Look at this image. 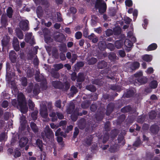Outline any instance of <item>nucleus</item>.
<instances>
[{
	"label": "nucleus",
	"instance_id": "obj_1",
	"mask_svg": "<svg viewBox=\"0 0 160 160\" xmlns=\"http://www.w3.org/2000/svg\"><path fill=\"white\" fill-rule=\"evenodd\" d=\"M12 105L15 107L19 108L21 112L25 113L28 111V108L26 105L24 96L22 93H20L18 96V102L16 99L12 101Z\"/></svg>",
	"mask_w": 160,
	"mask_h": 160
},
{
	"label": "nucleus",
	"instance_id": "obj_2",
	"mask_svg": "<svg viewBox=\"0 0 160 160\" xmlns=\"http://www.w3.org/2000/svg\"><path fill=\"white\" fill-rule=\"evenodd\" d=\"M128 37L129 39H131V41L129 39H126L124 42V45L126 46L125 49L127 51L129 52L131 50V48L132 46L133 43L136 41V38L133 34V32L130 31L128 33Z\"/></svg>",
	"mask_w": 160,
	"mask_h": 160
},
{
	"label": "nucleus",
	"instance_id": "obj_3",
	"mask_svg": "<svg viewBox=\"0 0 160 160\" xmlns=\"http://www.w3.org/2000/svg\"><path fill=\"white\" fill-rule=\"evenodd\" d=\"M95 7L98 8L99 12L101 13L105 12L106 9V5L102 0H97Z\"/></svg>",
	"mask_w": 160,
	"mask_h": 160
},
{
	"label": "nucleus",
	"instance_id": "obj_4",
	"mask_svg": "<svg viewBox=\"0 0 160 160\" xmlns=\"http://www.w3.org/2000/svg\"><path fill=\"white\" fill-rule=\"evenodd\" d=\"M45 135H42V136L44 139L45 137L48 139H52L54 137V134L50 128L48 126H47L44 129Z\"/></svg>",
	"mask_w": 160,
	"mask_h": 160
},
{
	"label": "nucleus",
	"instance_id": "obj_5",
	"mask_svg": "<svg viewBox=\"0 0 160 160\" xmlns=\"http://www.w3.org/2000/svg\"><path fill=\"white\" fill-rule=\"evenodd\" d=\"M142 72H139L135 74V77L137 78V80L140 84H142L146 83L147 81V79L145 77L142 76Z\"/></svg>",
	"mask_w": 160,
	"mask_h": 160
},
{
	"label": "nucleus",
	"instance_id": "obj_6",
	"mask_svg": "<svg viewBox=\"0 0 160 160\" xmlns=\"http://www.w3.org/2000/svg\"><path fill=\"white\" fill-rule=\"evenodd\" d=\"M41 108L40 110V113L41 116L44 118H46L48 116L47 110L46 105L43 104L41 105Z\"/></svg>",
	"mask_w": 160,
	"mask_h": 160
},
{
	"label": "nucleus",
	"instance_id": "obj_7",
	"mask_svg": "<svg viewBox=\"0 0 160 160\" xmlns=\"http://www.w3.org/2000/svg\"><path fill=\"white\" fill-rule=\"evenodd\" d=\"M25 40L26 42H29L31 44L34 43V41L33 38L32 36V33H27L26 35Z\"/></svg>",
	"mask_w": 160,
	"mask_h": 160
},
{
	"label": "nucleus",
	"instance_id": "obj_8",
	"mask_svg": "<svg viewBox=\"0 0 160 160\" xmlns=\"http://www.w3.org/2000/svg\"><path fill=\"white\" fill-rule=\"evenodd\" d=\"M28 21L27 20L22 21L20 22L19 26L20 28L23 30H28Z\"/></svg>",
	"mask_w": 160,
	"mask_h": 160
},
{
	"label": "nucleus",
	"instance_id": "obj_9",
	"mask_svg": "<svg viewBox=\"0 0 160 160\" xmlns=\"http://www.w3.org/2000/svg\"><path fill=\"white\" fill-rule=\"evenodd\" d=\"M13 44L15 50L18 51L19 50V45L18 40L17 38H14L13 41Z\"/></svg>",
	"mask_w": 160,
	"mask_h": 160
},
{
	"label": "nucleus",
	"instance_id": "obj_10",
	"mask_svg": "<svg viewBox=\"0 0 160 160\" xmlns=\"http://www.w3.org/2000/svg\"><path fill=\"white\" fill-rule=\"evenodd\" d=\"M28 142V139L26 137L22 138L19 142V145L21 147L25 146Z\"/></svg>",
	"mask_w": 160,
	"mask_h": 160
},
{
	"label": "nucleus",
	"instance_id": "obj_11",
	"mask_svg": "<svg viewBox=\"0 0 160 160\" xmlns=\"http://www.w3.org/2000/svg\"><path fill=\"white\" fill-rule=\"evenodd\" d=\"M128 64L131 65L130 68L132 70L138 68L140 65L139 63L137 62H135L132 63H129Z\"/></svg>",
	"mask_w": 160,
	"mask_h": 160
},
{
	"label": "nucleus",
	"instance_id": "obj_12",
	"mask_svg": "<svg viewBox=\"0 0 160 160\" xmlns=\"http://www.w3.org/2000/svg\"><path fill=\"white\" fill-rule=\"evenodd\" d=\"M16 54L14 51H11L9 54V58L13 62H15L16 59Z\"/></svg>",
	"mask_w": 160,
	"mask_h": 160
},
{
	"label": "nucleus",
	"instance_id": "obj_13",
	"mask_svg": "<svg viewBox=\"0 0 160 160\" xmlns=\"http://www.w3.org/2000/svg\"><path fill=\"white\" fill-rule=\"evenodd\" d=\"M142 59L147 62H149L152 59V56L148 54L142 56Z\"/></svg>",
	"mask_w": 160,
	"mask_h": 160
},
{
	"label": "nucleus",
	"instance_id": "obj_14",
	"mask_svg": "<svg viewBox=\"0 0 160 160\" xmlns=\"http://www.w3.org/2000/svg\"><path fill=\"white\" fill-rule=\"evenodd\" d=\"M9 39L10 38L9 37L7 36L4 37L2 40L3 45L4 46H6L9 42Z\"/></svg>",
	"mask_w": 160,
	"mask_h": 160
},
{
	"label": "nucleus",
	"instance_id": "obj_15",
	"mask_svg": "<svg viewBox=\"0 0 160 160\" xmlns=\"http://www.w3.org/2000/svg\"><path fill=\"white\" fill-rule=\"evenodd\" d=\"M7 18L5 15H2L1 18V23L2 26L3 27H5L7 25Z\"/></svg>",
	"mask_w": 160,
	"mask_h": 160
},
{
	"label": "nucleus",
	"instance_id": "obj_16",
	"mask_svg": "<svg viewBox=\"0 0 160 160\" xmlns=\"http://www.w3.org/2000/svg\"><path fill=\"white\" fill-rule=\"evenodd\" d=\"M150 130L152 133H156L158 131V127L156 125L152 126L150 128Z\"/></svg>",
	"mask_w": 160,
	"mask_h": 160
},
{
	"label": "nucleus",
	"instance_id": "obj_17",
	"mask_svg": "<svg viewBox=\"0 0 160 160\" xmlns=\"http://www.w3.org/2000/svg\"><path fill=\"white\" fill-rule=\"evenodd\" d=\"M123 44V42L122 40L117 41L115 42V46L118 48H121Z\"/></svg>",
	"mask_w": 160,
	"mask_h": 160
},
{
	"label": "nucleus",
	"instance_id": "obj_18",
	"mask_svg": "<svg viewBox=\"0 0 160 160\" xmlns=\"http://www.w3.org/2000/svg\"><path fill=\"white\" fill-rule=\"evenodd\" d=\"M13 13V10L11 7H9L7 10V14L8 17L11 18L12 17Z\"/></svg>",
	"mask_w": 160,
	"mask_h": 160
},
{
	"label": "nucleus",
	"instance_id": "obj_19",
	"mask_svg": "<svg viewBox=\"0 0 160 160\" xmlns=\"http://www.w3.org/2000/svg\"><path fill=\"white\" fill-rule=\"evenodd\" d=\"M60 128H58L55 132V135L56 136H58L59 135L65 137L66 135L62 132H61Z\"/></svg>",
	"mask_w": 160,
	"mask_h": 160
},
{
	"label": "nucleus",
	"instance_id": "obj_20",
	"mask_svg": "<svg viewBox=\"0 0 160 160\" xmlns=\"http://www.w3.org/2000/svg\"><path fill=\"white\" fill-rule=\"evenodd\" d=\"M158 82L154 80L152 81L149 84V86L152 88H155L157 87Z\"/></svg>",
	"mask_w": 160,
	"mask_h": 160
},
{
	"label": "nucleus",
	"instance_id": "obj_21",
	"mask_svg": "<svg viewBox=\"0 0 160 160\" xmlns=\"http://www.w3.org/2000/svg\"><path fill=\"white\" fill-rule=\"evenodd\" d=\"M157 46L156 44L153 43L150 45L148 48V50L152 51L155 50L157 48Z\"/></svg>",
	"mask_w": 160,
	"mask_h": 160
},
{
	"label": "nucleus",
	"instance_id": "obj_22",
	"mask_svg": "<svg viewBox=\"0 0 160 160\" xmlns=\"http://www.w3.org/2000/svg\"><path fill=\"white\" fill-rule=\"evenodd\" d=\"M32 130L34 132H37L38 131V128L36 125V124L33 122H31L30 124Z\"/></svg>",
	"mask_w": 160,
	"mask_h": 160
},
{
	"label": "nucleus",
	"instance_id": "obj_23",
	"mask_svg": "<svg viewBox=\"0 0 160 160\" xmlns=\"http://www.w3.org/2000/svg\"><path fill=\"white\" fill-rule=\"evenodd\" d=\"M107 65V63L104 61H102L98 63V67L99 68H103L105 67Z\"/></svg>",
	"mask_w": 160,
	"mask_h": 160
},
{
	"label": "nucleus",
	"instance_id": "obj_24",
	"mask_svg": "<svg viewBox=\"0 0 160 160\" xmlns=\"http://www.w3.org/2000/svg\"><path fill=\"white\" fill-rule=\"evenodd\" d=\"M17 36L20 39H22L23 38V35L22 32L19 30H17L16 31Z\"/></svg>",
	"mask_w": 160,
	"mask_h": 160
},
{
	"label": "nucleus",
	"instance_id": "obj_25",
	"mask_svg": "<svg viewBox=\"0 0 160 160\" xmlns=\"http://www.w3.org/2000/svg\"><path fill=\"white\" fill-rule=\"evenodd\" d=\"M84 80L83 75L82 73H79L78 74V77L77 79V81L78 82H81L83 81Z\"/></svg>",
	"mask_w": 160,
	"mask_h": 160
},
{
	"label": "nucleus",
	"instance_id": "obj_26",
	"mask_svg": "<svg viewBox=\"0 0 160 160\" xmlns=\"http://www.w3.org/2000/svg\"><path fill=\"white\" fill-rule=\"evenodd\" d=\"M37 145L41 151H42V143L41 140L40 139H38L36 141Z\"/></svg>",
	"mask_w": 160,
	"mask_h": 160
},
{
	"label": "nucleus",
	"instance_id": "obj_27",
	"mask_svg": "<svg viewBox=\"0 0 160 160\" xmlns=\"http://www.w3.org/2000/svg\"><path fill=\"white\" fill-rule=\"evenodd\" d=\"M86 88L91 92H94L96 90V88L92 85L87 86Z\"/></svg>",
	"mask_w": 160,
	"mask_h": 160
},
{
	"label": "nucleus",
	"instance_id": "obj_28",
	"mask_svg": "<svg viewBox=\"0 0 160 160\" xmlns=\"http://www.w3.org/2000/svg\"><path fill=\"white\" fill-rule=\"evenodd\" d=\"M14 157L15 158L18 157L20 156L21 153L18 149H15L13 153Z\"/></svg>",
	"mask_w": 160,
	"mask_h": 160
},
{
	"label": "nucleus",
	"instance_id": "obj_29",
	"mask_svg": "<svg viewBox=\"0 0 160 160\" xmlns=\"http://www.w3.org/2000/svg\"><path fill=\"white\" fill-rule=\"evenodd\" d=\"M55 70H58L63 67V65L62 64H55L53 66Z\"/></svg>",
	"mask_w": 160,
	"mask_h": 160
},
{
	"label": "nucleus",
	"instance_id": "obj_30",
	"mask_svg": "<svg viewBox=\"0 0 160 160\" xmlns=\"http://www.w3.org/2000/svg\"><path fill=\"white\" fill-rule=\"evenodd\" d=\"M39 87L38 85H36L34 89L33 92L34 94L37 95L38 94L39 92Z\"/></svg>",
	"mask_w": 160,
	"mask_h": 160
},
{
	"label": "nucleus",
	"instance_id": "obj_31",
	"mask_svg": "<svg viewBox=\"0 0 160 160\" xmlns=\"http://www.w3.org/2000/svg\"><path fill=\"white\" fill-rule=\"evenodd\" d=\"M7 136L4 133H2L0 135V141L5 140L7 138Z\"/></svg>",
	"mask_w": 160,
	"mask_h": 160
},
{
	"label": "nucleus",
	"instance_id": "obj_32",
	"mask_svg": "<svg viewBox=\"0 0 160 160\" xmlns=\"http://www.w3.org/2000/svg\"><path fill=\"white\" fill-rule=\"evenodd\" d=\"M22 84L23 86H26L27 84V81L26 78L25 77L22 78L21 80Z\"/></svg>",
	"mask_w": 160,
	"mask_h": 160
},
{
	"label": "nucleus",
	"instance_id": "obj_33",
	"mask_svg": "<svg viewBox=\"0 0 160 160\" xmlns=\"http://www.w3.org/2000/svg\"><path fill=\"white\" fill-rule=\"evenodd\" d=\"M96 62V59L94 58H92L88 60V63L89 64H93L95 63Z\"/></svg>",
	"mask_w": 160,
	"mask_h": 160
},
{
	"label": "nucleus",
	"instance_id": "obj_34",
	"mask_svg": "<svg viewBox=\"0 0 160 160\" xmlns=\"http://www.w3.org/2000/svg\"><path fill=\"white\" fill-rule=\"evenodd\" d=\"M113 30L115 34H119L121 32V29L119 27H117L115 28Z\"/></svg>",
	"mask_w": 160,
	"mask_h": 160
},
{
	"label": "nucleus",
	"instance_id": "obj_35",
	"mask_svg": "<svg viewBox=\"0 0 160 160\" xmlns=\"http://www.w3.org/2000/svg\"><path fill=\"white\" fill-rule=\"evenodd\" d=\"M82 33L80 32H77L75 34V36L77 39H79L81 38Z\"/></svg>",
	"mask_w": 160,
	"mask_h": 160
},
{
	"label": "nucleus",
	"instance_id": "obj_36",
	"mask_svg": "<svg viewBox=\"0 0 160 160\" xmlns=\"http://www.w3.org/2000/svg\"><path fill=\"white\" fill-rule=\"evenodd\" d=\"M61 82L58 81H54L52 82V84L55 88H59Z\"/></svg>",
	"mask_w": 160,
	"mask_h": 160
},
{
	"label": "nucleus",
	"instance_id": "obj_37",
	"mask_svg": "<svg viewBox=\"0 0 160 160\" xmlns=\"http://www.w3.org/2000/svg\"><path fill=\"white\" fill-rule=\"evenodd\" d=\"M49 116L52 118V121L54 122L57 119V118L56 117V115L55 113L52 112V113L49 114Z\"/></svg>",
	"mask_w": 160,
	"mask_h": 160
},
{
	"label": "nucleus",
	"instance_id": "obj_38",
	"mask_svg": "<svg viewBox=\"0 0 160 160\" xmlns=\"http://www.w3.org/2000/svg\"><path fill=\"white\" fill-rule=\"evenodd\" d=\"M20 122L21 125L23 126L26 123L25 118L23 116L21 117Z\"/></svg>",
	"mask_w": 160,
	"mask_h": 160
},
{
	"label": "nucleus",
	"instance_id": "obj_39",
	"mask_svg": "<svg viewBox=\"0 0 160 160\" xmlns=\"http://www.w3.org/2000/svg\"><path fill=\"white\" fill-rule=\"evenodd\" d=\"M125 3L126 6L128 7H130L132 4V2L131 0H126Z\"/></svg>",
	"mask_w": 160,
	"mask_h": 160
},
{
	"label": "nucleus",
	"instance_id": "obj_40",
	"mask_svg": "<svg viewBox=\"0 0 160 160\" xmlns=\"http://www.w3.org/2000/svg\"><path fill=\"white\" fill-rule=\"evenodd\" d=\"M38 112L36 111L32 113L31 116L33 120H36L37 118Z\"/></svg>",
	"mask_w": 160,
	"mask_h": 160
},
{
	"label": "nucleus",
	"instance_id": "obj_41",
	"mask_svg": "<svg viewBox=\"0 0 160 160\" xmlns=\"http://www.w3.org/2000/svg\"><path fill=\"white\" fill-rule=\"evenodd\" d=\"M149 118L151 119H152L153 118H154L156 115V114L155 112L154 111H152L151 112H150L149 114Z\"/></svg>",
	"mask_w": 160,
	"mask_h": 160
},
{
	"label": "nucleus",
	"instance_id": "obj_42",
	"mask_svg": "<svg viewBox=\"0 0 160 160\" xmlns=\"http://www.w3.org/2000/svg\"><path fill=\"white\" fill-rule=\"evenodd\" d=\"M28 105H29V108L31 109H32L34 107V104L32 102V101L30 100H28Z\"/></svg>",
	"mask_w": 160,
	"mask_h": 160
},
{
	"label": "nucleus",
	"instance_id": "obj_43",
	"mask_svg": "<svg viewBox=\"0 0 160 160\" xmlns=\"http://www.w3.org/2000/svg\"><path fill=\"white\" fill-rule=\"evenodd\" d=\"M77 56L76 54H73L72 55V58L71 60V62L72 63H73L77 58Z\"/></svg>",
	"mask_w": 160,
	"mask_h": 160
},
{
	"label": "nucleus",
	"instance_id": "obj_44",
	"mask_svg": "<svg viewBox=\"0 0 160 160\" xmlns=\"http://www.w3.org/2000/svg\"><path fill=\"white\" fill-rule=\"evenodd\" d=\"M66 123L67 122L65 120H62L60 122L58 126L59 127H64L66 126Z\"/></svg>",
	"mask_w": 160,
	"mask_h": 160
},
{
	"label": "nucleus",
	"instance_id": "obj_45",
	"mask_svg": "<svg viewBox=\"0 0 160 160\" xmlns=\"http://www.w3.org/2000/svg\"><path fill=\"white\" fill-rule=\"evenodd\" d=\"M79 133V130L78 128H75V131L74 132L73 137L74 138H76L77 136Z\"/></svg>",
	"mask_w": 160,
	"mask_h": 160
},
{
	"label": "nucleus",
	"instance_id": "obj_46",
	"mask_svg": "<svg viewBox=\"0 0 160 160\" xmlns=\"http://www.w3.org/2000/svg\"><path fill=\"white\" fill-rule=\"evenodd\" d=\"M45 38V42L47 43H49L50 42L52 41V39L50 37H47L46 36H44Z\"/></svg>",
	"mask_w": 160,
	"mask_h": 160
},
{
	"label": "nucleus",
	"instance_id": "obj_47",
	"mask_svg": "<svg viewBox=\"0 0 160 160\" xmlns=\"http://www.w3.org/2000/svg\"><path fill=\"white\" fill-rule=\"evenodd\" d=\"M113 33L112 31V30L108 29L106 32V35L107 36H110Z\"/></svg>",
	"mask_w": 160,
	"mask_h": 160
},
{
	"label": "nucleus",
	"instance_id": "obj_48",
	"mask_svg": "<svg viewBox=\"0 0 160 160\" xmlns=\"http://www.w3.org/2000/svg\"><path fill=\"white\" fill-rule=\"evenodd\" d=\"M8 106V102L6 101H4L2 104V106L4 108L7 107Z\"/></svg>",
	"mask_w": 160,
	"mask_h": 160
},
{
	"label": "nucleus",
	"instance_id": "obj_49",
	"mask_svg": "<svg viewBox=\"0 0 160 160\" xmlns=\"http://www.w3.org/2000/svg\"><path fill=\"white\" fill-rule=\"evenodd\" d=\"M61 101L60 100H58L56 101L55 105L57 107L60 108L61 107Z\"/></svg>",
	"mask_w": 160,
	"mask_h": 160
},
{
	"label": "nucleus",
	"instance_id": "obj_50",
	"mask_svg": "<svg viewBox=\"0 0 160 160\" xmlns=\"http://www.w3.org/2000/svg\"><path fill=\"white\" fill-rule=\"evenodd\" d=\"M153 72V69L151 67L148 68L146 71V72L148 74L152 73Z\"/></svg>",
	"mask_w": 160,
	"mask_h": 160
},
{
	"label": "nucleus",
	"instance_id": "obj_51",
	"mask_svg": "<svg viewBox=\"0 0 160 160\" xmlns=\"http://www.w3.org/2000/svg\"><path fill=\"white\" fill-rule=\"evenodd\" d=\"M63 37V35L62 34H60L59 35L58 37L57 38H56V39L57 41L60 42L62 40V39H61V38H62Z\"/></svg>",
	"mask_w": 160,
	"mask_h": 160
},
{
	"label": "nucleus",
	"instance_id": "obj_52",
	"mask_svg": "<svg viewBox=\"0 0 160 160\" xmlns=\"http://www.w3.org/2000/svg\"><path fill=\"white\" fill-rule=\"evenodd\" d=\"M57 17L58 21L59 22L61 21L62 20V18L61 17V14L59 12L57 13Z\"/></svg>",
	"mask_w": 160,
	"mask_h": 160
},
{
	"label": "nucleus",
	"instance_id": "obj_53",
	"mask_svg": "<svg viewBox=\"0 0 160 160\" xmlns=\"http://www.w3.org/2000/svg\"><path fill=\"white\" fill-rule=\"evenodd\" d=\"M107 47L108 48L110 49L111 50H112L114 48L113 45L111 43H109L108 44Z\"/></svg>",
	"mask_w": 160,
	"mask_h": 160
},
{
	"label": "nucleus",
	"instance_id": "obj_54",
	"mask_svg": "<svg viewBox=\"0 0 160 160\" xmlns=\"http://www.w3.org/2000/svg\"><path fill=\"white\" fill-rule=\"evenodd\" d=\"M50 125L51 128L53 129H56L59 127L58 125L57 126L53 123H51Z\"/></svg>",
	"mask_w": 160,
	"mask_h": 160
},
{
	"label": "nucleus",
	"instance_id": "obj_55",
	"mask_svg": "<svg viewBox=\"0 0 160 160\" xmlns=\"http://www.w3.org/2000/svg\"><path fill=\"white\" fill-rule=\"evenodd\" d=\"M125 23H129L131 21V20L128 17H126L124 18Z\"/></svg>",
	"mask_w": 160,
	"mask_h": 160
},
{
	"label": "nucleus",
	"instance_id": "obj_56",
	"mask_svg": "<svg viewBox=\"0 0 160 160\" xmlns=\"http://www.w3.org/2000/svg\"><path fill=\"white\" fill-rule=\"evenodd\" d=\"M118 140L119 143L122 141L123 144H124V141H123V136H119Z\"/></svg>",
	"mask_w": 160,
	"mask_h": 160
},
{
	"label": "nucleus",
	"instance_id": "obj_57",
	"mask_svg": "<svg viewBox=\"0 0 160 160\" xmlns=\"http://www.w3.org/2000/svg\"><path fill=\"white\" fill-rule=\"evenodd\" d=\"M119 54L120 55V56L121 57H123L125 55V54L124 52L122 50L119 51Z\"/></svg>",
	"mask_w": 160,
	"mask_h": 160
},
{
	"label": "nucleus",
	"instance_id": "obj_58",
	"mask_svg": "<svg viewBox=\"0 0 160 160\" xmlns=\"http://www.w3.org/2000/svg\"><path fill=\"white\" fill-rule=\"evenodd\" d=\"M57 141L60 143V144H62V138L61 137L57 136Z\"/></svg>",
	"mask_w": 160,
	"mask_h": 160
},
{
	"label": "nucleus",
	"instance_id": "obj_59",
	"mask_svg": "<svg viewBox=\"0 0 160 160\" xmlns=\"http://www.w3.org/2000/svg\"><path fill=\"white\" fill-rule=\"evenodd\" d=\"M84 65V63L83 62H79L77 63L76 66L78 67H82Z\"/></svg>",
	"mask_w": 160,
	"mask_h": 160
},
{
	"label": "nucleus",
	"instance_id": "obj_60",
	"mask_svg": "<svg viewBox=\"0 0 160 160\" xmlns=\"http://www.w3.org/2000/svg\"><path fill=\"white\" fill-rule=\"evenodd\" d=\"M71 89L73 93H75L77 92V89L76 87L74 86H72L71 88Z\"/></svg>",
	"mask_w": 160,
	"mask_h": 160
},
{
	"label": "nucleus",
	"instance_id": "obj_61",
	"mask_svg": "<svg viewBox=\"0 0 160 160\" xmlns=\"http://www.w3.org/2000/svg\"><path fill=\"white\" fill-rule=\"evenodd\" d=\"M88 34V30H87V29L85 28L83 31V36L85 37H87Z\"/></svg>",
	"mask_w": 160,
	"mask_h": 160
},
{
	"label": "nucleus",
	"instance_id": "obj_62",
	"mask_svg": "<svg viewBox=\"0 0 160 160\" xmlns=\"http://www.w3.org/2000/svg\"><path fill=\"white\" fill-rule=\"evenodd\" d=\"M72 128L73 126L72 125H70L67 127V129L65 131V132L67 133L69 131L72 130Z\"/></svg>",
	"mask_w": 160,
	"mask_h": 160
},
{
	"label": "nucleus",
	"instance_id": "obj_63",
	"mask_svg": "<svg viewBox=\"0 0 160 160\" xmlns=\"http://www.w3.org/2000/svg\"><path fill=\"white\" fill-rule=\"evenodd\" d=\"M70 10L71 12L73 13H75L77 12V10L76 8L73 7L71 8Z\"/></svg>",
	"mask_w": 160,
	"mask_h": 160
},
{
	"label": "nucleus",
	"instance_id": "obj_64",
	"mask_svg": "<svg viewBox=\"0 0 160 160\" xmlns=\"http://www.w3.org/2000/svg\"><path fill=\"white\" fill-rule=\"evenodd\" d=\"M57 116L60 119H62L64 117L63 116L61 113H57Z\"/></svg>",
	"mask_w": 160,
	"mask_h": 160
}]
</instances>
